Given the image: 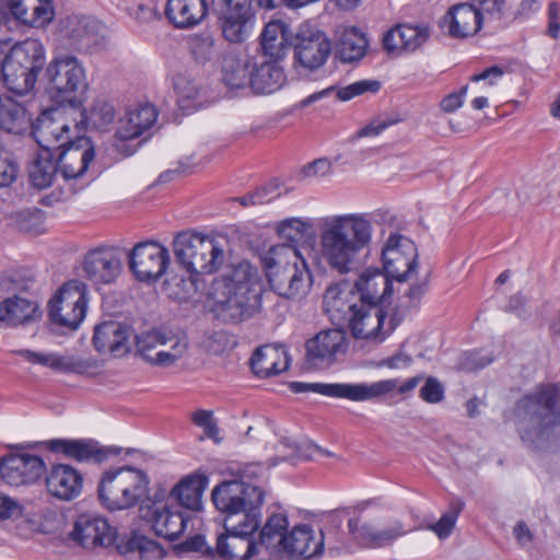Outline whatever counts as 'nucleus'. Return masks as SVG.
Segmentation results:
<instances>
[{"mask_svg":"<svg viewBox=\"0 0 560 560\" xmlns=\"http://www.w3.org/2000/svg\"><path fill=\"white\" fill-rule=\"evenodd\" d=\"M373 225L368 214L350 213L326 217L319 225L322 256L339 273H348L359 262L372 241Z\"/></svg>","mask_w":560,"mask_h":560,"instance_id":"1","label":"nucleus"},{"mask_svg":"<svg viewBox=\"0 0 560 560\" xmlns=\"http://www.w3.org/2000/svg\"><path fill=\"white\" fill-rule=\"evenodd\" d=\"M522 441L533 450H547L560 434V382L539 384L521 397L513 411Z\"/></svg>","mask_w":560,"mask_h":560,"instance_id":"2","label":"nucleus"},{"mask_svg":"<svg viewBox=\"0 0 560 560\" xmlns=\"http://www.w3.org/2000/svg\"><path fill=\"white\" fill-rule=\"evenodd\" d=\"M217 510L223 514V528L256 535L261 525L265 493L242 482H221L211 493Z\"/></svg>","mask_w":560,"mask_h":560,"instance_id":"3","label":"nucleus"},{"mask_svg":"<svg viewBox=\"0 0 560 560\" xmlns=\"http://www.w3.org/2000/svg\"><path fill=\"white\" fill-rule=\"evenodd\" d=\"M271 289L285 299L306 294L312 276L305 259L293 245L278 244L260 255Z\"/></svg>","mask_w":560,"mask_h":560,"instance_id":"4","label":"nucleus"},{"mask_svg":"<svg viewBox=\"0 0 560 560\" xmlns=\"http://www.w3.org/2000/svg\"><path fill=\"white\" fill-rule=\"evenodd\" d=\"M147 474L132 466L106 469L97 485V497L108 511H122L136 506L148 495Z\"/></svg>","mask_w":560,"mask_h":560,"instance_id":"5","label":"nucleus"},{"mask_svg":"<svg viewBox=\"0 0 560 560\" xmlns=\"http://www.w3.org/2000/svg\"><path fill=\"white\" fill-rule=\"evenodd\" d=\"M49 96L59 105L69 106L71 112L82 107V96L88 89L83 65L70 55H59L51 59L44 72Z\"/></svg>","mask_w":560,"mask_h":560,"instance_id":"6","label":"nucleus"},{"mask_svg":"<svg viewBox=\"0 0 560 560\" xmlns=\"http://www.w3.org/2000/svg\"><path fill=\"white\" fill-rule=\"evenodd\" d=\"M45 65V49L37 39L28 38L15 44L1 60V73L8 90L23 95L36 83Z\"/></svg>","mask_w":560,"mask_h":560,"instance_id":"7","label":"nucleus"},{"mask_svg":"<svg viewBox=\"0 0 560 560\" xmlns=\"http://www.w3.org/2000/svg\"><path fill=\"white\" fill-rule=\"evenodd\" d=\"M176 262L190 275L215 272L224 260L223 248L209 236L180 232L173 241Z\"/></svg>","mask_w":560,"mask_h":560,"instance_id":"8","label":"nucleus"},{"mask_svg":"<svg viewBox=\"0 0 560 560\" xmlns=\"http://www.w3.org/2000/svg\"><path fill=\"white\" fill-rule=\"evenodd\" d=\"M222 299H218V314L224 322L240 323L250 318L260 306V295L252 288L247 266L236 268L224 277Z\"/></svg>","mask_w":560,"mask_h":560,"instance_id":"9","label":"nucleus"},{"mask_svg":"<svg viewBox=\"0 0 560 560\" xmlns=\"http://www.w3.org/2000/svg\"><path fill=\"white\" fill-rule=\"evenodd\" d=\"M293 67L299 74L308 75L322 69L331 55V42L325 32L302 24L291 36Z\"/></svg>","mask_w":560,"mask_h":560,"instance_id":"10","label":"nucleus"},{"mask_svg":"<svg viewBox=\"0 0 560 560\" xmlns=\"http://www.w3.org/2000/svg\"><path fill=\"white\" fill-rule=\"evenodd\" d=\"M79 121L69 106L59 105L44 110L32 124V135L40 149L58 152L70 143L69 131Z\"/></svg>","mask_w":560,"mask_h":560,"instance_id":"11","label":"nucleus"},{"mask_svg":"<svg viewBox=\"0 0 560 560\" xmlns=\"http://www.w3.org/2000/svg\"><path fill=\"white\" fill-rule=\"evenodd\" d=\"M86 307V285L80 280H71L49 301L48 317L52 324L74 330L84 319Z\"/></svg>","mask_w":560,"mask_h":560,"instance_id":"12","label":"nucleus"},{"mask_svg":"<svg viewBox=\"0 0 560 560\" xmlns=\"http://www.w3.org/2000/svg\"><path fill=\"white\" fill-rule=\"evenodd\" d=\"M394 381L365 383H303L292 382L289 387L293 393L314 392L332 398H343L351 401L372 400L393 392Z\"/></svg>","mask_w":560,"mask_h":560,"instance_id":"13","label":"nucleus"},{"mask_svg":"<svg viewBox=\"0 0 560 560\" xmlns=\"http://www.w3.org/2000/svg\"><path fill=\"white\" fill-rule=\"evenodd\" d=\"M384 271L398 282L407 281L418 268L416 244L400 234H392L382 250Z\"/></svg>","mask_w":560,"mask_h":560,"instance_id":"14","label":"nucleus"},{"mask_svg":"<svg viewBox=\"0 0 560 560\" xmlns=\"http://www.w3.org/2000/svg\"><path fill=\"white\" fill-rule=\"evenodd\" d=\"M347 325L355 339L380 343L394 331L397 324L394 318L386 320L383 305L360 304Z\"/></svg>","mask_w":560,"mask_h":560,"instance_id":"15","label":"nucleus"},{"mask_svg":"<svg viewBox=\"0 0 560 560\" xmlns=\"http://www.w3.org/2000/svg\"><path fill=\"white\" fill-rule=\"evenodd\" d=\"M348 530L352 540L365 549L393 546L399 538L411 532L399 518L390 520L388 525L383 528H375L371 523H362L359 517L348 518Z\"/></svg>","mask_w":560,"mask_h":560,"instance_id":"16","label":"nucleus"},{"mask_svg":"<svg viewBox=\"0 0 560 560\" xmlns=\"http://www.w3.org/2000/svg\"><path fill=\"white\" fill-rule=\"evenodd\" d=\"M129 267L140 281H155L167 269L170 254L158 242L138 243L129 253Z\"/></svg>","mask_w":560,"mask_h":560,"instance_id":"17","label":"nucleus"},{"mask_svg":"<svg viewBox=\"0 0 560 560\" xmlns=\"http://www.w3.org/2000/svg\"><path fill=\"white\" fill-rule=\"evenodd\" d=\"M46 471L44 460L27 453H11L0 459V478L9 486L34 483Z\"/></svg>","mask_w":560,"mask_h":560,"instance_id":"18","label":"nucleus"},{"mask_svg":"<svg viewBox=\"0 0 560 560\" xmlns=\"http://www.w3.org/2000/svg\"><path fill=\"white\" fill-rule=\"evenodd\" d=\"M59 175L66 180L83 179L95 159V149L86 137H78L57 152Z\"/></svg>","mask_w":560,"mask_h":560,"instance_id":"19","label":"nucleus"},{"mask_svg":"<svg viewBox=\"0 0 560 560\" xmlns=\"http://www.w3.org/2000/svg\"><path fill=\"white\" fill-rule=\"evenodd\" d=\"M280 560H317L325 549V534L317 533L311 525L293 526L287 537Z\"/></svg>","mask_w":560,"mask_h":560,"instance_id":"20","label":"nucleus"},{"mask_svg":"<svg viewBox=\"0 0 560 560\" xmlns=\"http://www.w3.org/2000/svg\"><path fill=\"white\" fill-rule=\"evenodd\" d=\"M140 517L150 524L153 533L170 541L177 539L186 528L189 516L177 508L155 502L140 506Z\"/></svg>","mask_w":560,"mask_h":560,"instance_id":"21","label":"nucleus"},{"mask_svg":"<svg viewBox=\"0 0 560 560\" xmlns=\"http://www.w3.org/2000/svg\"><path fill=\"white\" fill-rule=\"evenodd\" d=\"M289 518L284 512H273L261 521L256 533V544L261 560H280L289 534Z\"/></svg>","mask_w":560,"mask_h":560,"instance_id":"22","label":"nucleus"},{"mask_svg":"<svg viewBox=\"0 0 560 560\" xmlns=\"http://www.w3.org/2000/svg\"><path fill=\"white\" fill-rule=\"evenodd\" d=\"M156 118L158 110L152 104H139L128 108L126 114L118 120L114 144L116 150L124 152L125 155L132 154L135 150H126L125 141L142 136L154 125Z\"/></svg>","mask_w":560,"mask_h":560,"instance_id":"23","label":"nucleus"},{"mask_svg":"<svg viewBox=\"0 0 560 560\" xmlns=\"http://www.w3.org/2000/svg\"><path fill=\"white\" fill-rule=\"evenodd\" d=\"M47 448L56 454H62L68 458L77 462H94L103 463L109 456L118 455L120 453L119 447L115 446H102L94 440L79 439H54L45 442Z\"/></svg>","mask_w":560,"mask_h":560,"instance_id":"24","label":"nucleus"},{"mask_svg":"<svg viewBox=\"0 0 560 560\" xmlns=\"http://www.w3.org/2000/svg\"><path fill=\"white\" fill-rule=\"evenodd\" d=\"M83 271L95 284L113 283L121 271V255L115 247L90 250L83 261Z\"/></svg>","mask_w":560,"mask_h":560,"instance_id":"25","label":"nucleus"},{"mask_svg":"<svg viewBox=\"0 0 560 560\" xmlns=\"http://www.w3.org/2000/svg\"><path fill=\"white\" fill-rule=\"evenodd\" d=\"M70 536L85 549L107 548L115 542L117 532L103 517L81 515L75 521Z\"/></svg>","mask_w":560,"mask_h":560,"instance_id":"26","label":"nucleus"},{"mask_svg":"<svg viewBox=\"0 0 560 560\" xmlns=\"http://www.w3.org/2000/svg\"><path fill=\"white\" fill-rule=\"evenodd\" d=\"M132 335L130 326L108 320L95 326L92 341L98 353L121 358L130 352Z\"/></svg>","mask_w":560,"mask_h":560,"instance_id":"27","label":"nucleus"},{"mask_svg":"<svg viewBox=\"0 0 560 560\" xmlns=\"http://www.w3.org/2000/svg\"><path fill=\"white\" fill-rule=\"evenodd\" d=\"M430 35L427 24H397L384 34L383 48L396 56L412 54L428 42Z\"/></svg>","mask_w":560,"mask_h":560,"instance_id":"28","label":"nucleus"},{"mask_svg":"<svg viewBox=\"0 0 560 560\" xmlns=\"http://www.w3.org/2000/svg\"><path fill=\"white\" fill-rule=\"evenodd\" d=\"M482 24L475 7L470 2H460L448 8L440 22V27L452 38L465 39L475 36Z\"/></svg>","mask_w":560,"mask_h":560,"instance_id":"29","label":"nucleus"},{"mask_svg":"<svg viewBox=\"0 0 560 560\" xmlns=\"http://www.w3.org/2000/svg\"><path fill=\"white\" fill-rule=\"evenodd\" d=\"M217 560H261L256 535L225 530L215 541Z\"/></svg>","mask_w":560,"mask_h":560,"instance_id":"30","label":"nucleus"},{"mask_svg":"<svg viewBox=\"0 0 560 560\" xmlns=\"http://www.w3.org/2000/svg\"><path fill=\"white\" fill-rule=\"evenodd\" d=\"M323 304L330 320L336 325H343L360 306V301L354 289L343 282L331 284L326 289Z\"/></svg>","mask_w":560,"mask_h":560,"instance_id":"31","label":"nucleus"},{"mask_svg":"<svg viewBox=\"0 0 560 560\" xmlns=\"http://www.w3.org/2000/svg\"><path fill=\"white\" fill-rule=\"evenodd\" d=\"M305 348L310 361L331 363L338 354L347 351L346 331L341 328L322 330L306 341Z\"/></svg>","mask_w":560,"mask_h":560,"instance_id":"32","label":"nucleus"},{"mask_svg":"<svg viewBox=\"0 0 560 560\" xmlns=\"http://www.w3.org/2000/svg\"><path fill=\"white\" fill-rule=\"evenodd\" d=\"M390 277L378 269H366L351 285L360 304L383 305L393 293Z\"/></svg>","mask_w":560,"mask_h":560,"instance_id":"33","label":"nucleus"},{"mask_svg":"<svg viewBox=\"0 0 560 560\" xmlns=\"http://www.w3.org/2000/svg\"><path fill=\"white\" fill-rule=\"evenodd\" d=\"M46 486L51 495L60 500L70 501L80 495L83 478L72 466L57 464L47 474Z\"/></svg>","mask_w":560,"mask_h":560,"instance_id":"34","label":"nucleus"},{"mask_svg":"<svg viewBox=\"0 0 560 560\" xmlns=\"http://www.w3.org/2000/svg\"><path fill=\"white\" fill-rule=\"evenodd\" d=\"M164 13L175 28L189 30L206 19L207 0H167Z\"/></svg>","mask_w":560,"mask_h":560,"instance_id":"35","label":"nucleus"},{"mask_svg":"<svg viewBox=\"0 0 560 560\" xmlns=\"http://www.w3.org/2000/svg\"><path fill=\"white\" fill-rule=\"evenodd\" d=\"M60 36L69 42V49L88 50L96 43V23L91 19L70 15L60 21Z\"/></svg>","mask_w":560,"mask_h":560,"instance_id":"36","label":"nucleus"},{"mask_svg":"<svg viewBox=\"0 0 560 560\" xmlns=\"http://www.w3.org/2000/svg\"><path fill=\"white\" fill-rule=\"evenodd\" d=\"M290 365V359L284 347L266 345L255 350L250 358L253 372L259 377L278 375Z\"/></svg>","mask_w":560,"mask_h":560,"instance_id":"37","label":"nucleus"},{"mask_svg":"<svg viewBox=\"0 0 560 560\" xmlns=\"http://www.w3.org/2000/svg\"><path fill=\"white\" fill-rule=\"evenodd\" d=\"M291 34L287 24L281 21L268 23L260 34V46L265 56L272 61L280 60L287 55Z\"/></svg>","mask_w":560,"mask_h":560,"instance_id":"38","label":"nucleus"},{"mask_svg":"<svg viewBox=\"0 0 560 560\" xmlns=\"http://www.w3.org/2000/svg\"><path fill=\"white\" fill-rule=\"evenodd\" d=\"M32 126L25 107L9 95L0 96V129L22 135Z\"/></svg>","mask_w":560,"mask_h":560,"instance_id":"39","label":"nucleus"},{"mask_svg":"<svg viewBox=\"0 0 560 560\" xmlns=\"http://www.w3.org/2000/svg\"><path fill=\"white\" fill-rule=\"evenodd\" d=\"M208 486V477L203 474H192L173 489L172 494L183 508L199 511L202 505V493Z\"/></svg>","mask_w":560,"mask_h":560,"instance_id":"40","label":"nucleus"},{"mask_svg":"<svg viewBox=\"0 0 560 560\" xmlns=\"http://www.w3.org/2000/svg\"><path fill=\"white\" fill-rule=\"evenodd\" d=\"M285 82L283 69L275 61H266L259 66L254 63L250 89L256 94H271Z\"/></svg>","mask_w":560,"mask_h":560,"instance_id":"41","label":"nucleus"},{"mask_svg":"<svg viewBox=\"0 0 560 560\" xmlns=\"http://www.w3.org/2000/svg\"><path fill=\"white\" fill-rule=\"evenodd\" d=\"M59 174L57 152L40 149L30 167V180L38 189L49 187Z\"/></svg>","mask_w":560,"mask_h":560,"instance_id":"42","label":"nucleus"},{"mask_svg":"<svg viewBox=\"0 0 560 560\" xmlns=\"http://www.w3.org/2000/svg\"><path fill=\"white\" fill-rule=\"evenodd\" d=\"M220 15L224 38L230 43L246 40L253 28L255 13L217 12Z\"/></svg>","mask_w":560,"mask_h":560,"instance_id":"43","label":"nucleus"},{"mask_svg":"<svg viewBox=\"0 0 560 560\" xmlns=\"http://www.w3.org/2000/svg\"><path fill=\"white\" fill-rule=\"evenodd\" d=\"M75 117L81 119L79 124L85 125L92 129L106 130L115 120L116 110L114 105L103 98H97L93 102L89 109H81L71 112Z\"/></svg>","mask_w":560,"mask_h":560,"instance_id":"44","label":"nucleus"},{"mask_svg":"<svg viewBox=\"0 0 560 560\" xmlns=\"http://www.w3.org/2000/svg\"><path fill=\"white\" fill-rule=\"evenodd\" d=\"M254 63L248 57H226L222 68V81L230 89H244L249 86Z\"/></svg>","mask_w":560,"mask_h":560,"instance_id":"45","label":"nucleus"},{"mask_svg":"<svg viewBox=\"0 0 560 560\" xmlns=\"http://www.w3.org/2000/svg\"><path fill=\"white\" fill-rule=\"evenodd\" d=\"M37 308L35 301L14 295L0 304V320L11 326H18L32 320Z\"/></svg>","mask_w":560,"mask_h":560,"instance_id":"46","label":"nucleus"},{"mask_svg":"<svg viewBox=\"0 0 560 560\" xmlns=\"http://www.w3.org/2000/svg\"><path fill=\"white\" fill-rule=\"evenodd\" d=\"M187 48L195 63L202 67L213 62L219 56L214 37L206 32L189 35Z\"/></svg>","mask_w":560,"mask_h":560,"instance_id":"47","label":"nucleus"},{"mask_svg":"<svg viewBox=\"0 0 560 560\" xmlns=\"http://www.w3.org/2000/svg\"><path fill=\"white\" fill-rule=\"evenodd\" d=\"M368 47V40L357 28L346 30L337 44L336 55L342 62H353L360 60Z\"/></svg>","mask_w":560,"mask_h":560,"instance_id":"48","label":"nucleus"},{"mask_svg":"<svg viewBox=\"0 0 560 560\" xmlns=\"http://www.w3.org/2000/svg\"><path fill=\"white\" fill-rule=\"evenodd\" d=\"M30 5L31 13L21 12L20 21L32 27H43L49 24L55 15L51 0H34Z\"/></svg>","mask_w":560,"mask_h":560,"instance_id":"49","label":"nucleus"},{"mask_svg":"<svg viewBox=\"0 0 560 560\" xmlns=\"http://www.w3.org/2000/svg\"><path fill=\"white\" fill-rule=\"evenodd\" d=\"M226 474L233 477L225 482H242L247 487L258 488L252 482L259 478L264 472V467L259 463L230 462L225 469Z\"/></svg>","mask_w":560,"mask_h":560,"instance_id":"50","label":"nucleus"},{"mask_svg":"<svg viewBox=\"0 0 560 560\" xmlns=\"http://www.w3.org/2000/svg\"><path fill=\"white\" fill-rule=\"evenodd\" d=\"M18 353L31 363L49 366L52 370H56L59 372H70L71 371V362H72V358H73L72 355H58L56 353H40V352H34L31 350H20Z\"/></svg>","mask_w":560,"mask_h":560,"instance_id":"51","label":"nucleus"},{"mask_svg":"<svg viewBox=\"0 0 560 560\" xmlns=\"http://www.w3.org/2000/svg\"><path fill=\"white\" fill-rule=\"evenodd\" d=\"M464 506L465 503L463 501H453L450 505V511L444 513L436 523L428 525L427 528L432 530L440 539L450 537Z\"/></svg>","mask_w":560,"mask_h":560,"instance_id":"52","label":"nucleus"},{"mask_svg":"<svg viewBox=\"0 0 560 560\" xmlns=\"http://www.w3.org/2000/svg\"><path fill=\"white\" fill-rule=\"evenodd\" d=\"M469 2L479 12L483 23L487 21L503 22L509 19L505 0H469Z\"/></svg>","mask_w":560,"mask_h":560,"instance_id":"53","label":"nucleus"},{"mask_svg":"<svg viewBox=\"0 0 560 560\" xmlns=\"http://www.w3.org/2000/svg\"><path fill=\"white\" fill-rule=\"evenodd\" d=\"M173 86L180 108H187L188 103L198 95L196 83L185 73H177L173 78Z\"/></svg>","mask_w":560,"mask_h":560,"instance_id":"54","label":"nucleus"},{"mask_svg":"<svg viewBox=\"0 0 560 560\" xmlns=\"http://www.w3.org/2000/svg\"><path fill=\"white\" fill-rule=\"evenodd\" d=\"M179 552H196L207 560H217L215 547L207 544L206 538L201 534L188 537L185 541L177 545Z\"/></svg>","mask_w":560,"mask_h":560,"instance_id":"55","label":"nucleus"},{"mask_svg":"<svg viewBox=\"0 0 560 560\" xmlns=\"http://www.w3.org/2000/svg\"><path fill=\"white\" fill-rule=\"evenodd\" d=\"M380 89L381 82L377 80H361L339 89L337 97L346 102L366 92L376 93Z\"/></svg>","mask_w":560,"mask_h":560,"instance_id":"56","label":"nucleus"},{"mask_svg":"<svg viewBox=\"0 0 560 560\" xmlns=\"http://www.w3.org/2000/svg\"><path fill=\"white\" fill-rule=\"evenodd\" d=\"M187 349V341L185 339L176 340L171 351H158L154 357L145 355V360L152 364L160 366H171L178 359L183 357Z\"/></svg>","mask_w":560,"mask_h":560,"instance_id":"57","label":"nucleus"},{"mask_svg":"<svg viewBox=\"0 0 560 560\" xmlns=\"http://www.w3.org/2000/svg\"><path fill=\"white\" fill-rule=\"evenodd\" d=\"M192 423L203 429V433L207 438L219 443V428L217 421L213 418V413L210 410L199 409L195 411L190 417Z\"/></svg>","mask_w":560,"mask_h":560,"instance_id":"58","label":"nucleus"},{"mask_svg":"<svg viewBox=\"0 0 560 560\" xmlns=\"http://www.w3.org/2000/svg\"><path fill=\"white\" fill-rule=\"evenodd\" d=\"M307 228H310V224L298 218H291L279 223L278 233L290 242H296L304 237Z\"/></svg>","mask_w":560,"mask_h":560,"instance_id":"59","label":"nucleus"},{"mask_svg":"<svg viewBox=\"0 0 560 560\" xmlns=\"http://www.w3.org/2000/svg\"><path fill=\"white\" fill-rule=\"evenodd\" d=\"M419 396L428 404H438L444 398V386L436 377L429 376L420 388Z\"/></svg>","mask_w":560,"mask_h":560,"instance_id":"60","label":"nucleus"},{"mask_svg":"<svg viewBox=\"0 0 560 560\" xmlns=\"http://www.w3.org/2000/svg\"><path fill=\"white\" fill-rule=\"evenodd\" d=\"M351 514L350 508L328 512L323 518V527L317 533L331 535L332 530H341L342 523Z\"/></svg>","mask_w":560,"mask_h":560,"instance_id":"61","label":"nucleus"},{"mask_svg":"<svg viewBox=\"0 0 560 560\" xmlns=\"http://www.w3.org/2000/svg\"><path fill=\"white\" fill-rule=\"evenodd\" d=\"M165 337L159 331H148L140 336H136V346L138 352L145 360V355H150L149 351L154 349L158 345H165Z\"/></svg>","mask_w":560,"mask_h":560,"instance_id":"62","label":"nucleus"},{"mask_svg":"<svg viewBox=\"0 0 560 560\" xmlns=\"http://www.w3.org/2000/svg\"><path fill=\"white\" fill-rule=\"evenodd\" d=\"M18 165L5 151H0V187L11 185L18 176Z\"/></svg>","mask_w":560,"mask_h":560,"instance_id":"63","label":"nucleus"},{"mask_svg":"<svg viewBox=\"0 0 560 560\" xmlns=\"http://www.w3.org/2000/svg\"><path fill=\"white\" fill-rule=\"evenodd\" d=\"M139 544L138 556L141 560H160L165 556V551L159 542L143 535L140 536Z\"/></svg>","mask_w":560,"mask_h":560,"instance_id":"64","label":"nucleus"}]
</instances>
